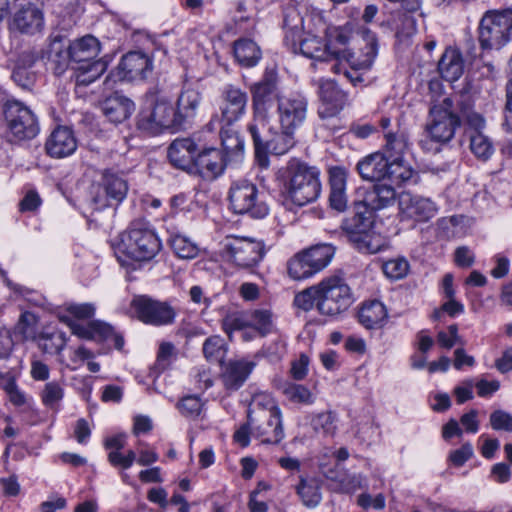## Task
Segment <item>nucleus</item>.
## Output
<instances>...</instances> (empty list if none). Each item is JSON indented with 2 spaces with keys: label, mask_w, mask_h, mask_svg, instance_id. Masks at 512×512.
Instances as JSON below:
<instances>
[{
  "label": "nucleus",
  "mask_w": 512,
  "mask_h": 512,
  "mask_svg": "<svg viewBox=\"0 0 512 512\" xmlns=\"http://www.w3.org/2000/svg\"><path fill=\"white\" fill-rule=\"evenodd\" d=\"M276 180L284 200L297 207L316 201L321 193L320 171L295 158L278 169Z\"/></svg>",
  "instance_id": "obj_1"
},
{
  "label": "nucleus",
  "mask_w": 512,
  "mask_h": 512,
  "mask_svg": "<svg viewBox=\"0 0 512 512\" xmlns=\"http://www.w3.org/2000/svg\"><path fill=\"white\" fill-rule=\"evenodd\" d=\"M100 52V43L92 35H86L73 41L67 51L56 53L55 72L61 74L69 61L75 64V81L77 85L87 86L98 79L106 70L107 63L103 59L94 60Z\"/></svg>",
  "instance_id": "obj_2"
},
{
  "label": "nucleus",
  "mask_w": 512,
  "mask_h": 512,
  "mask_svg": "<svg viewBox=\"0 0 512 512\" xmlns=\"http://www.w3.org/2000/svg\"><path fill=\"white\" fill-rule=\"evenodd\" d=\"M162 243L155 230L145 221H134L121 233L115 254L121 263L127 260L149 262L161 251Z\"/></svg>",
  "instance_id": "obj_3"
},
{
  "label": "nucleus",
  "mask_w": 512,
  "mask_h": 512,
  "mask_svg": "<svg viewBox=\"0 0 512 512\" xmlns=\"http://www.w3.org/2000/svg\"><path fill=\"white\" fill-rule=\"evenodd\" d=\"M462 99H470V97L460 96L456 101L451 97H445L431 105L426 131L432 140L447 143L454 137L456 129L460 127L463 120L458 106Z\"/></svg>",
  "instance_id": "obj_4"
},
{
  "label": "nucleus",
  "mask_w": 512,
  "mask_h": 512,
  "mask_svg": "<svg viewBox=\"0 0 512 512\" xmlns=\"http://www.w3.org/2000/svg\"><path fill=\"white\" fill-rule=\"evenodd\" d=\"M137 126L152 135L164 130L182 129L174 104L165 96H157L138 116Z\"/></svg>",
  "instance_id": "obj_5"
},
{
  "label": "nucleus",
  "mask_w": 512,
  "mask_h": 512,
  "mask_svg": "<svg viewBox=\"0 0 512 512\" xmlns=\"http://www.w3.org/2000/svg\"><path fill=\"white\" fill-rule=\"evenodd\" d=\"M512 37V10L487 11L479 25V43L484 50H499Z\"/></svg>",
  "instance_id": "obj_6"
},
{
  "label": "nucleus",
  "mask_w": 512,
  "mask_h": 512,
  "mask_svg": "<svg viewBox=\"0 0 512 512\" xmlns=\"http://www.w3.org/2000/svg\"><path fill=\"white\" fill-rule=\"evenodd\" d=\"M318 288V310L323 315H339L348 310L354 302L352 289L343 277H326L318 283Z\"/></svg>",
  "instance_id": "obj_7"
},
{
  "label": "nucleus",
  "mask_w": 512,
  "mask_h": 512,
  "mask_svg": "<svg viewBox=\"0 0 512 512\" xmlns=\"http://www.w3.org/2000/svg\"><path fill=\"white\" fill-rule=\"evenodd\" d=\"M223 252L229 262L240 269L252 271L266 254L261 240L244 236H227L223 242Z\"/></svg>",
  "instance_id": "obj_8"
},
{
  "label": "nucleus",
  "mask_w": 512,
  "mask_h": 512,
  "mask_svg": "<svg viewBox=\"0 0 512 512\" xmlns=\"http://www.w3.org/2000/svg\"><path fill=\"white\" fill-rule=\"evenodd\" d=\"M362 37L365 41L363 55H350V57L338 61L331 67L335 74L343 73L354 86L364 81L363 72L370 70L378 52L375 34L364 28Z\"/></svg>",
  "instance_id": "obj_9"
},
{
  "label": "nucleus",
  "mask_w": 512,
  "mask_h": 512,
  "mask_svg": "<svg viewBox=\"0 0 512 512\" xmlns=\"http://www.w3.org/2000/svg\"><path fill=\"white\" fill-rule=\"evenodd\" d=\"M229 203L236 214H248L252 218H264L269 211L267 204L260 199L255 184L248 180H238L229 189Z\"/></svg>",
  "instance_id": "obj_10"
},
{
  "label": "nucleus",
  "mask_w": 512,
  "mask_h": 512,
  "mask_svg": "<svg viewBox=\"0 0 512 512\" xmlns=\"http://www.w3.org/2000/svg\"><path fill=\"white\" fill-rule=\"evenodd\" d=\"M4 116L7 122L10 141L34 138L39 132L37 118L31 109L17 100L5 104Z\"/></svg>",
  "instance_id": "obj_11"
},
{
  "label": "nucleus",
  "mask_w": 512,
  "mask_h": 512,
  "mask_svg": "<svg viewBox=\"0 0 512 512\" xmlns=\"http://www.w3.org/2000/svg\"><path fill=\"white\" fill-rule=\"evenodd\" d=\"M130 307L132 315L139 321L156 327L170 325L176 317V311L170 304L146 295L135 296Z\"/></svg>",
  "instance_id": "obj_12"
},
{
  "label": "nucleus",
  "mask_w": 512,
  "mask_h": 512,
  "mask_svg": "<svg viewBox=\"0 0 512 512\" xmlns=\"http://www.w3.org/2000/svg\"><path fill=\"white\" fill-rule=\"evenodd\" d=\"M247 103L248 95L240 87L234 84L224 85L220 94L219 109L221 116L220 118L215 116L211 119L208 123L209 129H216V123H225L227 126H232L245 115Z\"/></svg>",
  "instance_id": "obj_13"
},
{
  "label": "nucleus",
  "mask_w": 512,
  "mask_h": 512,
  "mask_svg": "<svg viewBox=\"0 0 512 512\" xmlns=\"http://www.w3.org/2000/svg\"><path fill=\"white\" fill-rule=\"evenodd\" d=\"M458 106L463 121L469 126V139L471 152L480 159L486 160L493 154V145L490 139L482 133L485 127V119L480 113L473 110L471 99H462Z\"/></svg>",
  "instance_id": "obj_14"
},
{
  "label": "nucleus",
  "mask_w": 512,
  "mask_h": 512,
  "mask_svg": "<svg viewBox=\"0 0 512 512\" xmlns=\"http://www.w3.org/2000/svg\"><path fill=\"white\" fill-rule=\"evenodd\" d=\"M249 425L251 435L262 443L278 444L284 438L281 411L273 403L257 417L249 413Z\"/></svg>",
  "instance_id": "obj_15"
},
{
  "label": "nucleus",
  "mask_w": 512,
  "mask_h": 512,
  "mask_svg": "<svg viewBox=\"0 0 512 512\" xmlns=\"http://www.w3.org/2000/svg\"><path fill=\"white\" fill-rule=\"evenodd\" d=\"M308 100L301 92L281 94L277 98L278 122L282 129L297 130L306 120Z\"/></svg>",
  "instance_id": "obj_16"
},
{
  "label": "nucleus",
  "mask_w": 512,
  "mask_h": 512,
  "mask_svg": "<svg viewBox=\"0 0 512 512\" xmlns=\"http://www.w3.org/2000/svg\"><path fill=\"white\" fill-rule=\"evenodd\" d=\"M279 77L275 68H266L262 77L250 85L253 113L267 114L278 94Z\"/></svg>",
  "instance_id": "obj_17"
},
{
  "label": "nucleus",
  "mask_w": 512,
  "mask_h": 512,
  "mask_svg": "<svg viewBox=\"0 0 512 512\" xmlns=\"http://www.w3.org/2000/svg\"><path fill=\"white\" fill-rule=\"evenodd\" d=\"M399 215L402 221L424 223L436 216L437 205L429 198L402 192L398 198Z\"/></svg>",
  "instance_id": "obj_18"
},
{
  "label": "nucleus",
  "mask_w": 512,
  "mask_h": 512,
  "mask_svg": "<svg viewBox=\"0 0 512 512\" xmlns=\"http://www.w3.org/2000/svg\"><path fill=\"white\" fill-rule=\"evenodd\" d=\"M44 27L42 11L33 3L21 4L9 21V30L21 34L34 35Z\"/></svg>",
  "instance_id": "obj_19"
},
{
  "label": "nucleus",
  "mask_w": 512,
  "mask_h": 512,
  "mask_svg": "<svg viewBox=\"0 0 512 512\" xmlns=\"http://www.w3.org/2000/svg\"><path fill=\"white\" fill-rule=\"evenodd\" d=\"M153 69L152 59L141 51H131L125 54L117 67V75L120 80H143L151 74Z\"/></svg>",
  "instance_id": "obj_20"
},
{
  "label": "nucleus",
  "mask_w": 512,
  "mask_h": 512,
  "mask_svg": "<svg viewBox=\"0 0 512 512\" xmlns=\"http://www.w3.org/2000/svg\"><path fill=\"white\" fill-rule=\"evenodd\" d=\"M318 95L322 102L318 114L323 119L336 116L347 103V94L332 80L319 81Z\"/></svg>",
  "instance_id": "obj_21"
},
{
  "label": "nucleus",
  "mask_w": 512,
  "mask_h": 512,
  "mask_svg": "<svg viewBox=\"0 0 512 512\" xmlns=\"http://www.w3.org/2000/svg\"><path fill=\"white\" fill-rule=\"evenodd\" d=\"M247 130L253 140L257 162L262 168H267L269 164L267 143L273 132V128L269 125L268 115L253 113V119L248 124Z\"/></svg>",
  "instance_id": "obj_22"
},
{
  "label": "nucleus",
  "mask_w": 512,
  "mask_h": 512,
  "mask_svg": "<svg viewBox=\"0 0 512 512\" xmlns=\"http://www.w3.org/2000/svg\"><path fill=\"white\" fill-rule=\"evenodd\" d=\"M102 188L106 194V197H102L97 194L93 197L95 209H103L109 205H112V201L115 204L122 202L128 192V183L122 175L107 170L103 173Z\"/></svg>",
  "instance_id": "obj_23"
},
{
  "label": "nucleus",
  "mask_w": 512,
  "mask_h": 512,
  "mask_svg": "<svg viewBox=\"0 0 512 512\" xmlns=\"http://www.w3.org/2000/svg\"><path fill=\"white\" fill-rule=\"evenodd\" d=\"M227 162L222 150L207 148L196 156L193 171L205 180H213L223 173Z\"/></svg>",
  "instance_id": "obj_24"
},
{
  "label": "nucleus",
  "mask_w": 512,
  "mask_h": 512,
  "mask_svg": "<svg viewBox=\"0 0 512 512\" xmlns=\"http://www.w3.org/2000/svg\"><path fill=\"white\" fill-rule=\"evenodd\" d=\"M353 36V24L346 23L343 26H329L325 30V39L329 50H334L336 53H331V59L342 61L350 55H355L348 48Z\"/></svg>",
  "instance_id": "obj_25"
},
{
  "label": "nucleus",
  "mask_w": 512,
  "mask_h": 512,
  "mask_svg": "<svg viewBox=\"0 0 512 512\" xmlns=\"http://www.w3.org/2000/svg\"><path fill=\"white\" fill-rule=\"evenodd\" d=\"M45 148L53 158H64L72 155L77 149L74 132L66 126L57 127L47 139Z\"/></svg>",
  "instance_id": "obj_26"
},
{
  "label": "nucleus",
  "mask_w": 512,
  "mask_h": 512,
  "mask_svg": "<svg viewBox=\"0 0 512 512\" xmlns=\"http://www.w3.org/2000/svg\"><path fill=\"white\" fill-rule=\"evenodd\" d=\"M196 144L190 138L175 139L168 148V158L171 164L182 170L193 171Z\"/></svg>",
  "instance_id": "obj_27"
},
{
  "label": "nucleus",
  "mask_w": 512,
  "mask_h": 512,
  "mask_svg": "<svg viewBox=\"0 0 512 512\" xmlns=\"http://www.w3.org/2000/svg\"><path fill=\"white\" fill-rule=\"evenodd\" d=\"M396 199L395 189L391 185L377 184L365 193L363 200L356 202L372 214L374 211L391 206Z\"/></svg>",
  "instance_id": "obj_28"
},
{
  "label": "nucleus",
  "mask_w": 512,
  "mask_h": 512,
  "mask_svg": "<svg viewBox=\"0 0 512 512\" xmlns=\"http://www.w3.org/2000/svg\"><path fill=\"white\" fill-rule=\"evenodd\" d=\"M385 144L380 153L389 159L402 158L409 151L410 142L406 129L399 126L395 130L384 132Z\"/></svg>",
  "instance_id": "obj_29"
},
{
  "label": "nucleus",
  "mask_w": 512,
  "mask_h": 512,
  "mask_svg": "<svg viewBox=\"0 0 512 512\" xmlns=\"http://www.w3.org/2000/svg\"><path fill=\"white\" fill-rule=\"evenodd\" d=\"M354 216L345 219L341 224V229L346 236L347 240L353 241V238H358L361 234L368 232L372 229V214L363 208V205L354 204Z\"/></svg>",
  "instance_id": "obj_30"
},
{
  "label": "nucleus",
  "mask_w": 512,
  "mask_h": 512,
  "mask_svg": "<svg viewBox=\"0 0 512 512\" xmlns=\"http://www.w3.org/2000/svg\"><path fill=\"white\" fill-rule=\"evenodd\" d=\"M330 179V206L343 212L347 208L346 181L347 172L342 167H332L329 170Z\"/></svg>",
  "instance_id": "obj_31"
},
{
  "label": "nucleus",
  "mask_w": 512,
  "mask_h": 512,
  "mask_svg": "<svg viewBox=\"0 0 512 512\" xmlns=\"http://www.w3.org/2000/svg\"><path fill=\"white\" fill-rule=\"evenodd\" d=\"M389 161L380 152L370 154L360 160L357 171L366 181H381L387 177V165Z\"/></svg>",
  "instance_id": "obj_32"
},
{
  "label": "nucleus",
  "mask_w": 512,
  "mask_h": 512,
  "mask_svg": "<svg viewBox=\"0 0 512 512\" xmlns=\"http://www.w3.org/2000/svg\"><path fill=\"white\" fill-rule=\"evenodd\" d=\"M255 367V363L248 360L231 361L222 373V381L226 389L235 391L239 389Z\"/></svg>",
  "instance_id": "obj_33"
},
{
  "label": "nucleus",
  "mask_w": 512,
  "mask_h": 512,
  "mask_svg": "<svg viewBox=\"0 0 512 512\" xmlns=\"http://www.w3.org/2000/svg\"><path fill=\"white\" fill-rule=\"evenodd\" d=\"M438 71L447 81L458 80L464 71L461 52L455 47H447L438 62Z\"/></svg>",
  "instance_id": "obj_34"
},
{
  "label": "nucleus",
  "mask_w": 512,
  "mask_h": 512,
  "mask_svg": "<svg viewBox=\"0 0 512 512\" xmlns=\"http://www.w3.org/2000/svg\"><path fill=\"white\" fill-rule=\"evenodd\" d=\"M218 127L225 158L229 162L239 161L244 151V140L231 126H227L225 123H216V128Z\"/></svg>",
  "instance_id": "obj_35"
},
{
  "label": "nucleus",
  "mask_w": 512,
  "mask_h": 512,
  "mask_svg": "<svg viewBox=\"0 0 512 512\" xmlns=\"http://www.w3.org/2000/svg\"><path fill=\"white\" fill-rule=\"evenodd\" d=\"M201 99V94L196 89L187 88L180 93L175 110L182 128L195 117Z\"/></svg>",
  "instance_id": "obj_36"
},
{
  "label": "nucleus",
  "mask_w": 512,
  "mask_h": 512,
  "mask_svg": "<svg viewBox=\"0 0 512 512\" xmlns=\"http://www.w3.org/2000/svg\"><path fill=\"white\" fill-rule=\"evenodd\" d=\"M101 109L109 121L120 123L132 114L134 111V103L126 97L113 96L107 98L102 103Z\"/></svg>",
  "instance_id": "obj_37"
},
{
  "label": "nucleus",
  "mask_w": 512,
  "mask_h": 512,
  "mask_svg": "<svg viewBox=\"0 0 512 512\" xmlns=\"http://www.w3.org/2000/svg\"><path fill=\"white\" fill-rule=\"evenodd\" d=\"M386 319V307L378 300L364 303L358 312V320L366 329L381 328Z\"/></svg>",
  "instance_id": "obj_38"
},
{
  "label": "nucleus",
  "mask_w": 512,
  "mask_h": 512,
  "mask_svg": "<svg viewBox=\"0 0 512 512\" xmlns=\"http://www.w3.org/2000/svg\"><path fill=\"white\" fill-rule=\"evenodd\" d=\"M299 50L303 56L318 61H329L331 53H335L329 50L326 39L311 34L300 40Z\"/></svg>",
  "instance_id": "obj_39"
},
{
  "label": "nucleus",
  "mask_w": 512,
  "mask_h": 512,
  "mask_svg": "<svg viewBox=\"0 0 512 512\" xmlns=\"http://www.w3.org/2000/svg\"><path fill=\"white\" fill-rule=\"evenodd\" d=\"M233 50L236 60L244 67H254L262 57L257 43L247 38L235 41Z\"/></svg>",
  "instance_id": "obj_40"
},
{
  "label": "nucleus",
  "mask_w": 512,
  "mask_h": 512,
  "mask_svg": "<svg viewBox=\"0 0 512 512\" xmlns=\"http://www.w3.org/2000/svg\"><path fill=\"white\" fill-rule=\"evenodd\" d=\"M296 492L302 503L309 508L316 507L321 502V484L316 478L301 477Z\"/></svg>",
  "instance_id": "obj_41"
},
{
  "label": "nucleus",
  "mask_w": 512,
  "mask_h": 512,
  "mask_svg": "<svg viewBox=\"0 0 512 512\" xmlns=\"http://www.w3.org/2000/svg\"><path fill=\"white\" fill-rule=\"evenodd\" d=\"M350 244L360 253L375 254L387 246V241L384 236L371 229L358 238L354 237Z\"/></svg>",
  "instance_id": "obj_42"
},
{
  "label": "nucleus",
  "mask_w": 512,
  "mask_h": 512,
  "mask_svg": "<svg viewBox=\"0 0 512 512\" xmlns=\"http://www.w3.org/2000/svg\"><path fill=\"white\" fill-rule=\"evenodd\" d=\"M387 165V177L392 184L403 185L410 181L415 171L411 165L405 160V157L389 159Z\"/></svg>",
  "instance_id": "obj_43"
},
{
  "label": "nucleus",
  "mask_w": 512,
  "mask_h": 512,
  "mask_svg": "<svg viewBox=\"0 0 512 512\" xmlns=\"http://www.w3.org/2000/svg\"><path fill=\"white\" fill-rule=\"evenodd\" d=\"M296 130L282 129L274 131L269 136L267 143V152L275 155H284L294 147L296 141L294 133Z\"/></svg>",
  "instance_id": "obj_44"
},
{
  "label": "nucleus",
  "mask_w": 512,
  "mask_h": 512,
  "mask_svg": "<svg viewBox=\"0 0 512 512\" xmlns=\"http://www.w3.org/2000/svg\"><path fill=\"white\" fill-rule=\"evenodd\" d=\"M334 253L335 248L331 244H318L303 252L316 273L331 262Z\"/></svg>",
  "instance_id": "obj_45"
},
{
  "label": "nucleus",
  "mask_w": 512,
  "mask_h": 512,
  "mask_svg": "<svg viewBox=\"0 0 512 512\" xmlns=\"http://www.w3.org/2000/svg\"><path fill=\"white\" fill-rule=\"evenodd\" d=\"M169 244L174 254L180 259H194L199 253L198 245L182 234L171 235Z\"/></svg>",
  "instance_id": "obj_46"
},
{
  "label": "nucleus",
  "mask_w": 512,
  "mask_h": 512,
  "mask_svg": "<svg viewBox=\"0 0 512 512\" xmlns=\"http://www.w3.org/2000/svg\"><path fill=\"white\" fill-rule=\"evenodd\" d=\"M40 398L44 406L51 410H58L64 398L62 384L58 381L47 382L40 393Z\"/></svg>",
  "instance_id": "obj_47"
},
{
  "label": "nucleus",
  "mask_w": 512,
  "mask_h": 512,
  "mask_svg": "<svg viewBox=\"0 0 512 512\" xmlns=\"http://www.w3.org/2000/svg\"><path fill=\"white\" fill-rule=\"evenodd\" d=\"M226 352V343L221 336H211L207 338L203 344V354L210 362L222 363Z\"/></svg>",
  "instance_id": "obj_48"
},
{
  "label": "nucleus",
  "mask_w": 512,
  "mask_h": 512,
  "mask_svg": "<svg viewBox=\"0 0 512 512\" xmlns=\"http://www.w3.org/2000/svg\"><path fill=\"white\" fill-rule=\"evenodd\" d=\"M287 269L289 276L294 280H302L316 274L303 252L289 260Z\"/></svg>",
  "instance_id": "obj_49"
},
{
  "label": "nucleus",
  "mask_w": 512,
  "mask_h": 512,
  "mask_svg": "<svg viewBox=\"0 0 512 512\" xmlns=\"http://www.w3.org/2000/svg\"><path fill=\"white\" fill-rule=\"evenodd\" d=\"M107 460L111 466L120 468L122 470L120 472L122 481L124 483H129V476L123 471L129 469L133 465L134 461L136 460V453L133 450H128L126 454H123L122 452L110 451L107 455Z\"/></svg>",
  "instance_id": "obj_50"
},
{
  "label": "nucleus",
  "mask_w": 512,
  "mask_h": 512,
  "mask_svg": "<svg viewBox=\"0 0 512 512\" xmlns=\"http://www.w3.org/2000/svg\"><path fill=\"white\" fill-rule=\"evenodd\" d=\"M409 268V262L404 257L389 259L382 264L383 273L392 280L404 278L408 274Z\"/></svg>",
  "instance_id": "obj_51"
},
{
  "label": "nucleus",
  "mask_w": 512,
  "mask_h": 512,
  "mask_svg": "<svg viewBox=\"0 0 512 512\" xmlns=\"http://www.w3.org/2000/svg\"><path fill=\"white\" fill-rule=\"evenodd\" d=\"M250 326L254 327L262 335L270 333L273 329L272 313L268 309H257L250 314Z\"/></svg>",
  "instance_id": "obj_52"
},
{
  "label": "nucleus",
  "mask_w": 512,
  "mask_h": 512,
  "mask_svg": "<svg viewBox=\"0 0 512 512\" xmlns=\"http://www.w3.org/2000/svg\"><path fill=\"white\" fill-rule=\"evenodd\" d=\"M319 299L320 294L317 284L298 293L294 298V305L303 311H309L314 307L315 302L318 306Z\"/></svg>",
  "instance_id": "obj_53"
},
{
  "label": "nucleus",
  "mask_w": 512,
  "mask_h": 512,
  "mask_svg": "<svg viewBox=\"0 0 512 512\" xmlns=\"http://www.w3.org/2000/svg\"><path fill=\"white\" fill-rule=\"evenodd\" d=\"M284 394L295 403L310 405L314 402L312 393L303 385L290 383L284 388Z\"/></svg>",
  "instance_id": "obj_54"
},
{
  "label": "nucleus",
  "mask_w": 512,
  "mask_h": 512,
  "mask_svg": "<svg viewBox=\"0 0 512 512\" xmlns=\"http://www.w3.org/2000/svg\"><path fill=\"white\" fill-rule=\"evenodd\" d=\"M311 425L316 432L333 435L336 430V419L331 412H322L313 417Z\"/></svg>",
  "instance_id": "obj_55"
},
{
  "label": "nucleus",
  "mask_w": 512,
  "mask_h": 512,
  "mask_svg": "<svg viewBox=\"0 0 512 512\" xmlns=\"http://www.w3.org/2000/svg\"><path fill=\"white\" fill-rule=\"evenodd\" d=\"M41 348L45 353L59 354L66 346L67 338L64 332H53L43 337Z\"/></svg>",
  "instance_id": "obj_56"
},
{
  "label": "nucleus",
  "mask_w": 512,
  "mask_h": 512,
  "mask_svg": "<svg viewBox=\"0 0 512 512\" xmlns=\"http://www.w3.org/2000/svg\"><path fill=\"white\" fill-rule=\"evenodd\" d=\"M203 403L197 396H186L178 403V409L185 417L195 418L202 410Z\"/></svg>",
  "instance_id": "obj_57"
},
{
  "label": "nucleus",
  "mask_w": 512,
  "mask_h": 512,
  "mask_svg": "<svg viewBox=\"0 0 512 512\" xmlns=\"http://www.w3.org/2000/svg\"><path fill=\"white\" fill-rule=\"evenodd\" d=\"M490 425L494 430L512 432V415L503 410H495L490 415Z\"/></svg>",
  "instance_id": "obj_58"
},
{
  "label": "nucleus",
  "mask_w": 512,
  "mask_h": 512,
  "mask_svg": "<svg viewBox=\"0 0 512 512\" xmlns=\"http://www.w3.org/2000/svg\"><path fill=\"white\" fill-rule=\"evenodd\" d=\"M3 389L9 396L10 402L15 406H23L26 403L25 393L22 392L14 378H9L4 384Z\"/></svg>",
  "instance_id": "obj_59"
},
{
  "label": "nucleus",
  "mask_w": 512,
  "mask_h": 512,
  "mask_svg": "<svg viewBox=\"0 0 512 512\" xmlns=\"http://www.w3.org/2000/svg\"><path fill=\"white\" fill-rule=\"evenodd\" d=\"M249 325L250 322L248 320L236 314L227 315L222 321V328L229 336L234 331L242 330Z\"/></svg>",
  "instance_id": "obj_60"
},
{
  "label": "nucleus",
  "mask_w": 512,
  "mask_h": 512,
  "mask_svg": "<svg viewBox=\"0 0 512 512\" xmlns=\"http://www.w3.org/2000/svg\"><path fill=\"white\" fill-rule=\"evenodd\" d=\"M12 79L18 86L29 88L34 83L35 75L23 66H15L12 72Z\"/></svg>",
  "instance_id": "obj_61"
},
{
  "label": "nucleus",
  "mask_w": 512,
  "mask_h": 512,
  "mask_svg": "<svg viewBox=\"0 0 512 512\" xmlns=\"http://www.w3.org/2000/svg\"><path fill=\"white\" fill-rule=\"evenodd\" d=\"M441 312L447 313L450 317H455L464 312V305L456 301L455 296L447 297V301L442 304L440 310L434 312V318H440Z\"/></svg>",
  "instance_id": "obj_62"
},
{
  "label": "nucleus",
  "mask_w": 512,
  "mask_h": 512,
  "mask_svg": "<svg viewBox=\"0 0 512 512\" xmlns=\"http://www.w3.org/2000/svg\"><path fill=\"white\" fill-rule=\"evenodd\" d=\"M66 311L77 319H90L95 313V307L89 303L69 304Z\"/></svg>",
  "instance_id": "obj_63"
},
{
  "label": "nucleus",
  "mask_w": 512,
  "mask_h": 512,
  "mask_svg": "<svg viewBox=\"0 0 512 512\" xmlns=\"http://www.w3.org/2000/svg\"><path fill=\"white\" fill-rule=\"evenodd\" d=\"M473 455L472 445L465 443L461 448L456 449L450 453L449 459L455 466H462Z\"/></svg>",
  "instance_id": "obj_64"
}]
</instances>
